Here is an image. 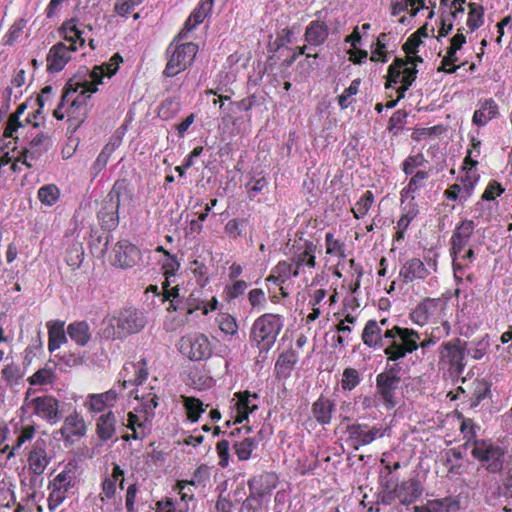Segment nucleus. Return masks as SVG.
I'll return each instance as SVG.
<instances>
[{"mask_svg":"<svg viewBox=\"0 0 512 512\" xmlns=\"http://www.w3.org/2000/svg\"><path fill=\"white\" fill-rule=\"evenodd\" d=\"M103 323L105 324L103 337L115 340L142 331L146 325V318L143 312L127 308L105 319Z\"/></svg>","mask_w":512,"mask_h":512,"instance_id":"nucleus-1","label":"nucleus"},{"mask_svg":"<svg viewBox=\"0 0 512 512\" xmlns=\"http://www.w3.org/2000/svg\"><path fill=\"white\" fill-rule=\"evenodd\" d=\"M420 333L413 328L393 325L386 328L385 341L387 343V360H399L406 357L407 353L419 349Z\"/></svg>","mask_w":512,"mask_h":512,"instance_id":"nucleus-2","label":"nucleus"},{"mask_svg":"<svg viewBox=\"0 0 512 512\" xmlns=\"http://www.w3.org/2000/svg\"><path fill=\"white\" fill-rule=\"evenodd\" d=\"M387 359L385 369L376 375V390L383 405L387 409H393L397 406L401 395V366L398 362Z\"/></svg>","mask_w":512,"mask_h":512,"instance_id":"nucleus-3","label":"nucleus"},{"mask_svg":"<svg viewBox=\"0 0 512 512\" xmlns=\"http://www.w3.org/2000/svg\"><path fill=\"white\" fill-rule=\"evenodd\" d=\"M135 399L140 400L139 406L127 414L128 429H140L137 437H146L151 432L152 421L155 417V408L158 406V397L155 393L139 395V390L135 391Z\"/></svg>","mask_w":512,"mask_h":512,"instance_id":"nucleus-4","label":"nucleus"},{"mask_svg":"<svg viewBox=\"0 0 512 512\" xmlns=\"http://www.w3.org/2000/svg\"><path fill=\"white\" fill-rule=\"evenodd\" d=\"M283 328L282 317L278 314L266 313L258 317L251 328V340L260 351H268Z\"/></svg>","mask_w":512,"mask_h":512,"instance_id":"nucleus-5","label":"nucleus"},{"mask_svg":"<svg viewBox=\"0 0 512 512\" xmlns=\"http://www.w3.org/2000/svg\"><path fill=\"white\" fill-rule=\"evenodd\" d=\"M404 65L403 58L396 56L387 68L385 87L395 88L397 96L395 99L387 100L386 108H394L398 101L404 98L406 91L409 90L412 83L415 82L414 69H406Z\"/></svg>","mask_w":512,"mask_h":512,"instance_id":"nucleus-6","label":"nucleus"},{"mask_svg":"<svg viewBox=\"0 0 512 512\" xmlns=\"http://www.w3.org/2000/svg\"><path fill=\"white\" fill-rule=\"evenodd\" d=\"M423 486L417 478L402 481L394 484L392 481H386L383 484L382 502L392 503L396 498L402 505H411L417 498L421 497Z\"/></svg>","mask_w":512,"mask_h":512,"instance_id":"nucleus-7","label":"nucleus"},{"mask_svg":"<svg viewBox=\"0 0 512 512\" xmlns=\"http://www.w3.org/2000/svg\"><path fill=\"white\" fill-rule=\"evenodd\" d=\"M471 454L483 464L487 471L493 474L502 471L505 450L500 445L493 444L492 440L480 439L479 442H475Z\"/></svg>","mask_w":512,"mask_h":512,"instance_id":"nucleus-8","label":"nucleus"},{"mask_svg":"<svg viewBox=\"0 0 512 512\" xmlns=\"http://www.w3.org/2000/svg\"><path fill=\"white\" fill-rule=\"evenodd\" d=\"M197 51V45L192 42L180 44L174 48L171 44L167 49L169 59L163 71L164 76L173 77L184 71L194 60Z\"/></svg>","mask_w":512,"mask_h":512,"instance_id":"nucleus-9","label":"nucleus"},{"mask_svg":"<svg viewBox=\"0 0 512 512\" xmlns=\"http://www.w3.org/2000/svg\"><path fill=\"white\" fill-rule=\"evenodd\" d=\"M33 410V414L50 425L63 419L61 403L52 395L37 396L26 403Z\"/></svg>","mask_w":512,"mask_h":512,"instance_id":"nucleus-10","label":"nucleus"},{"mask_svg":"<svg viewBox=\"0 0 512 512\" xmlns=\"http://www.w3.org/2000/svg\"><path fill=\"white\" fill-rule=\"evenodd\" d=\"M467 349V341H463L461 338L444 341L439 348L440 360H445L452 370L462 373L466 365L465 353Z\"/></svg>","mask_w":512,"mask_h":512,"instance_id":"nucleus-11","label":"nucleus"},{"mask_svg":"<svg viewBox=\"0 0 512 512\" xmlns=\"http://www.w3.org/2000/svg\"><path fill=\"white\" fill-rule=\"evenodd\" d=\"M83 88L81 93L78 94L71 102L67 110L68 120L78 127L84 122L88 114V100L91 95L97 91V87L89 84L88 80L81 81Z\"/></svg>","mask_w":512,"mask_h":512,"instance_id":"nucleus-12","label":"nucleus"},{"mask_svg":"<svg viewBox=\"0 0 512 512\" xmlns=\"http://www.w3.org/2000/svg\"><path fill=\"white\" fill-rule=\"evenodd\" d=\"M179 346L180 351L194 361L208 358L212 353L210 341L204 334L195 333L182 337Z\"/></svg>","mask_w":512,"mask_h":512,"instance_id":"nucleus-13","label":"nucleus"},{"mask_svg":"<svg viewBox=\"0 0 512 512\" xmlns=\"http://www.w3.org/2000/svg\"><path fill=\"white\" fill-rule=\"evenodd\" d=\"M475 229L476 224L472 219H463L456 224L452 231V236L450 237V255L452 264L455 262L460 252L464 251L466 246L469 245Z\"/></svg>","mask_w":512,"mask_h":512,"instance_id":"nucleus-14","label":"nucleus"},{"mask_svg":"<svg viewBox=\"0 0 512 512\" xmlns=\"http://www.w3.org/2000/svg\"><path fill=\"white\" fill-rule=\"evenodd\" d=\"M110 260L120 268H131L141 261L140 250L127 240H121L114 246Z\"/></svg>","mask_w":512,"mask_h":512,"instance_id":"nucleus-15","label":"nucleus"},{"mask_svg":"<svg viewBox=\"0 0 512 512\" xmlns=\"http://www.w3.org/2000/svg\"><path fill=\"white\" fill-rule=\"evenodd\" d=\"M120 206V196L109 194L103 201L102 207L97 216L100 221L101 227L111 231L114 230L119 224L118 210Z\"/></svg>","mask_w":512,"mask_h":512,"instance_id":"nucleus-16","label":"nucleus"},{"mask_svg":"<svg viewBox=\"0 0 512 512\" xmlns=\"http://www.w3.org/2000/svg\"><path fill=\"white\" fill-rule=\"evenodd\" d=\"M87 428L83 417L76 411L66 416L63 425L58 430L64 441L74 442L86 434Z\"/></svg>","mask_w":512,"mask_h":512,"instance_id":"nucleus-17","label":"nucleus"},{"mask_svg":"<svg viewBox=\"0 0 512 512\" xmlns=\"http://www.w3.org/2000/svg\"><path fill=\"white\" fill-rule=\"evenodd\" d=\"M498 116H500V106L497 100L488 97V99L478 101V106L472 116V122L475 126H486L489 121L498 118Z\"/></svg>","mask_w":512,"mask_h":512,"instance_id":"nucleus-18","label":"nucleus"},{"mask_svg":"<svg viewBox=\"0 0 512 512\" xmlns=\"http://www.w3.org/2000/svg\"><path fill=\"white\" fill-rule=\"evenodd\" d=\"M73 52L70 46L65 45L63 42H59L53 45L47 54V71L50 73H56L63 70L65 65L70 61Z\"/></svg>","mask_w":512,"mask_h":512,"instance_id":"nucleus-19","label":"nucleus"},{"mask_svg":"<svg viewBox=\"0 0 512 512\" xmlns=\"http://www.w3.org/2000/svg\"><path fill=\"white\" fill-rule=\"evenodd\" d=\"M429 274L430 270L420 258H410V260L405 261L399 270V276L405 284L414 282V280H425Z\"/></svg>","mask_w":512,"mask_h":512,"instance_id":"nucleus-20","label":"nucleus"},{"mask_svg":"<svg viewBox=\"0 0 512 512\" xmlns=\"http://www.w3.org/2000/svg\"><path fill=\"white\" fill-rule=\"evenodd\" d=\"M50 457L46 452V443L42 439H38L28 457L29 469L35 475H41L48 464L50 463Z\"/></svg>","mask_w":512,"mask_h":512,"instance_id":"nucleus-21","label":"nucleus"},{"mask_svg":"<svg viewBox=\"0 0 512 512\" xmlns=\"http://www.w3.org/2000/svg\"><path fill=\"white\" fill-rule=\"evenodd\" d=\"M386 330H383L377 320H368L365 325L362 339L369 347H380L387 355V343L385 341Z\"/></svg>","mask_w":512,"mask_h":512,"instance_id":"nucleus-22","label":"nucleus"},{"mask_svg":"<svg viewBox=\"0 0 512 512\" xmlns=\"http://www.w3.org/2000/svg\"><path fill=\"white\" fill-rule=\"evenodd\" d=\"M277 484V475L272 472H267L249 479L248 488L249 490H254L256 494L267 498L273 489L276 488Z\"/></svg>","mask_w":512,"mask_h":512,"instance_id":"nucleus-23","label":"nucleus"},{"mask_svg":"<svg viewBox=\"0 0 512 512\" xmlns=\"http://www.w3.org/2000/svg\"><path fill=\"white\" fill-rule=\"evenodd\" d=\"M476 258V252L471 245H467L463 252H460L455 262L452 264V270L456 280H462L463 277L471 279V276L467 274L468 269L472 266Z\"/></svg>","mask_w":512,"mask_h":512,"instance_id":"nucleus-24","label":"nucleus"},{"mask_svg":"<svg viewBox=\"0 0 512 512\" xmlns=\"http://www.w3.org/2000/svg\"><path fill=\"white\" fill-rule=\"evenodd\" d=\"M238 400L235 404L236 415L235 422L241 423L247 419L248 415L258 409L255 400L258 398L257 394H250L249 392L236 394Z\"/></svg>","mask_w":512,"mask_h":512,"instance_id":"nucleus-25","label":"nucleus"},{"mask_svg":"<svg viewBox=\"0 0 512 512\" xmlns=\"http://www.w3.org/2000/svg\"><path fill=\"white\" fill-rule=\"evenodd\" d=\"M122 61V57L118 53H116L111 57L109 63L103 66H95L93 70L89 73V84L97 87L98 84L102 83V78L104 75L111 77L114 74H116L119 64Z\"/></svg>","mask_w":512,"mask_h":512,"instance_id":"nucleus-26","label":"nucleus"},{"mask_svg":"<svg viewBox=\"0 0 512 512\" xmlns=\"http://www.w3.org/2000/svg\"><path fill=\"white\" fill-rule=\"evenodd\" d=\"M47 328H48V349L51 353H53L55 350L59 349L60 346L67 342V330L65 331L64 321H49L47 322Z\"/></svg>","mask_w":512,"mask_h":512,"instance_id":"nucleus-27","label":"nucleus"},{"mask_svg":"<svg viewBox=\"0 0 512 512\" xmlns=\"http://www.w3.org/2000/svg\"><path fill=\"white\" fill-rule=\"evenodd\" d=\"M429 176L430 174L427 172V170H417L410 178L406 187L402 188L400 191L401 202L406 201V199H409V197L411 201H415V192L419 191V189L425 186Z\"/></svg>","mask_w":512,"mask_h":512,"instance_id":"nucleus-28","label":"nucleus"},{"mask_svg":"<svg viewBox=\"0 0 512 512\" xmlns=\"http://www.w3.org/2000/svg\"><path fill=\"white\" fill-rule=\"evenodd\" d=\"M67 334L78 346L84 347L91 340L90 325L86 321H75L68 325Z\"/></svg>","mask_w":512,"mask_h":512,"instance_id":"nucleus-29","label":"nucleus"},{"mask_svg":"<svg viewBox=\"0 0 512 512\" xmlns=\"http://www.w3.org/2000/svg\"><path fill=\"white\" fill-rule=\"evenodd\" d=\"M117 418L112 411L102 414L96 423V433L102 441L111 439L116 433Z\"/></svg>","mask_w":512,"mask_h":512,"instance_id":"nucleus-30","label":"nucleus"},{"mask_svg":"<svg viewBox=\"0 0 512 512\" xmlns=\"http://www.w3.org/2000/svg\"><path fill=\"white\" fill-rule=\"evenodd\" d=\"M213 8V0H201L199 5L192 11L184 24L185 32L192 31L197 25L201 24L210 14Z\"/></svg>","mask_w":512,"mask_h":512,"instance_id":"nucleus-31","label":"nucleus"},{"mask_svg":"<svg viewBox=\"0 0 512 512\" xmlns=\"http://www.w3.org/2000/svg\"><path fill=\"white\" fill-rule=\"evenodd\" d=\"M61 31L64 39L70 42L72 51L78 50L77 43L80 47L85 44V39L82 37V31L77 27L75 19H70L69 21L64 22L61 27Z\"/></svg>","mask_w":512,"mask_h":512,"instance_id":"nucleus-32","label":"nucleus"},{"mask_svg":"<svg viewBox=\"0 0 512 512\" xmlns=\"http://www.w3.org/2000/svg\"><path fill=\"white\" fill-rule=\"evenodd\" d=\"M328 33L327 25L319 21H312L306 28L305 40L312 46H318L324 43Z\"/></svg>","mask_w":512,"mask_h":512,"instance_id":"nucleus-33","label":"nucleus"},{"mask_svg":"<svg viewBox=\"0 0 512 512\" xmlns=\"http://www.w3.org/2000/svg\"><path fill=\"white\" fill-rule=\"evenodd\" d=\"M47 137L40 133L32 138L29 144V148H26L18 161L22 162V164L26 165L28 168H31L32 165L27 161V158H37L44 150H46L45 142Z\"/></svg>","mask_w":512,"mask_h":512,"instance_id":"nucleus-34","label":"nucleus"},{"mask_svg":"<svg viewBox=\"0 0 512 512\" xmlns=\"http://www.w3.org/2000/svg\"><path fill=\"white\" fill-rule=\"evenodd\" d=\"M334 404L327 398L320 397L312 406V415L322 425L331 421Z\"/></svg>","mask_w":512,"mask_h":512,"instance_id":"nucleus-35","label":"nucleus"},{"mask_svg":"<svg viewBox=\"0 0 512 512\" xmlns=\"http://www.w3.org/2000/svg\"><path fill=\"white\" fill-rule=\"evenodd\" d=\"M444 465L452 476L461 474L463 472V452L461 449L454 447L453 449L446 450Z\"/></svg>","mask_w":512,"mask_h":512,"instance_id":"nucleus-36","label":"nucleus"},{"mask_svg":"<svg viewBox=\"0 0 512 512\" xmlns=\"http://www.w3.org/2000/svg\"><path fill=\"white\" fill-rule=\"evenodd\" d=\"M210 475V468L207 465L202 464L194 471L191 480L179 481L178 487L181 492L185 489L186 485L205 487L210 480Z\"/></svg>","mask_w":512,"mask_h":512,"instance_id":"nucleus-37","label":"nucleus"},{"mask_svg":"<svg viewBox=\"0 0 512 512\" xmlns=\"http://www.w3.org/2000/svg\"><path fill=\"white\" fill-rule=\"evenodd\" d=\"M297 361L298 356L294 351L290 350L282 353L275 364V371L277 375L283 377L288 376Z\"/></svg>","mask_w":512,"mask_h":512,"instance_id":"nucleus-38","label":"nucleus"},{"mask_svg":"<svg viewBox=\"0 0 512 512\" xmlns=\"http://www.w3.org/2000/svg\"><path fill=\"white\" fill-rule=\"evenodd\" d=\"M460 417L462 419L460 424V432L466 440L464 446L468 448V446L472 445V448H474L476 441L480 440L477 439V430H479L480 427L477 426L474 419L463 418V416Z\"/></svg>","mask_w":512,"mask_h":512,"instance_id":"nucleus-39","label":"nucleus"},{"mask_svg":"<svg viewBox=\"0 0 512 512\" xmlns=\"http://www.w3.org/2000/svg\"><path fill=\"white\" fill-rule=\"evenodd\" d=\"M468 9L467 26L470 31L477 30L484 25L485 8L479 3H469Z\"/></svg>","mask_w":512,"mask_h":512,"instance_id":"nucleus-40","label":"nucleus"},{"mask_svg":"<svg viewBox=\"0 0 512 512\" xmlns=\"http://www.w3.org/2000/svg\"><path fill=\"white\" fill-rule=\"evenodd\" d=\"M419 214V204L416 201L408 199V203L402 207V215L397 221L396 228H404L406 231L409 228L411 221Z\"/></svg>","mask_w":512,"mask_h":512,"instance_id":"nucleus-41","label":"nucleus"},{"mask_svg":"<svg viewBox=\"0 0 512 512\" xmlns=\"http://www.w3.org/2000/svg\"><path fill=\"white\" fill-rule=\"evenodd\" d=\"M249 491V495L242 502L241 510L246 512H262L267 506V498L256 494L254 490Z\"/></svg>","mask_w":512,"mask_h":512,"instance_id":"nucleus-42","label":"nucleus"},{"mask_svg":"<svg viewBox=\"0 0 512 512\" xmlns=\"http://www.w3.org/2000/svg\"><path fill=\"white\" fill-rule=\"evenodd\" d=\"M315 249L316 246L312 242H306L305 250L293 257L292 261L295 263V267L298 271L303 265H306L310 268L315 267Z\"/></svg>","mask_w":512,"mask_h":512,"instance_id":"nucleus-43","label":"nucleus"},{"mask_svg":"<svg viewBox=\"0 0 512 512\" xmlns=\"http://www.w3.org/2000/svg\"><path fill=\"white\" fill-rule=\"evenodd\" d=\"M478 163V160L474 159V151H471V148L468 149L467 155L463 159V169L466 170V175L464 178H462V182L465 188L467 189L468 194L470 190L473 189L474 184L477 181V178H474L472 180L471 170H473V168H476Z\"/></svg>","mask_w":512,"mask_h":512,"instance_id":"nucleus-44","label":"nucleus"},{"mask_svg":"<svg viewBox=\"0 0 512 512\" xmlns=\"http://www.w3.org/2000/svg\"><path fill=\"white\" fill-rule=\"evenodd\" d=\"M257 447V441L254 438H245L236 441L233 444L234 452L240 461H246L251 457L252 451Z\"/></svg>","mask_w":512,"mask_h":512,"instance_id":"nucleus-45","label":"nucleus"},{"mask_svg":"<svg viewBox=\"0 0 512 512\" xmlns=\"http://www.w3.org/2000/svg\"><path fill=\"white\" fill-rule=\"evenodd\" d=\"M276 276H270L268 280H273L275 283L281 282L283 283L287 279L291 277H297L299 275V271L297 268H293V264L288 262H279L275 267Z\"/></svg>","mask_w":512,"mask_h":512,"instance_id":"nucleus-46","label":"nucleus"},{"mask_svg":"<svg viewBox=\"0 0 512 512\" xmlns=\"http://www.w3.org/2000/svg\"><path fill=\"white\" fill-rule=\"evenodd\" d=\"M60 197V189L55 184H47L39 188L38 198L43 205L53 206Z\"/></svg>","mask_w":512,"mask_h":512,"instance_id":"nucleus-47","label":"nucleus"},{"mask_svg":"<svg viewBox=\"0 0 512 512\" xmlns=\"http://www.w3.org/2000/svg\"><path fill=\"white\" fill-rule=\"evenodd\" d=\"M374 201L375 198L373 191H363L362 195L359 197L354 207V217H356V219H359V217H363V215H366L368 210L371 209Z\"/></svg>","mask_w":512,"mask_h":512,"instance_id":"nucleus-48","label":"nucleus"},{"mask_svg":"<svg viewBox=\"0 0 512 512\" xmlns=\"http://www.w3.org/2000/svg\"><path fill=\"white\" fill-rule=\"evenodd\" d=\"M84 257V249L81 243H72L67 252L65 261L73 269L79 268Z\"/></svg>","mask_w":512,"mask_h":512,"instance_id":"nucleus-49","label":"nucleus"},{"mask_svg":"<svg viewBox=\"0 0 512 512\" xmlns=\"http://www.w3.org/2000/svg\"><path fill=\"white\" fill-rule=\"evenodd\" d=\"M451 327L452 326L450 322H447V320H445V322H442L440 326H436L432 330V333L429 338L419 343V347H421L422 349H427L429 345L435 344L436 338L441 339V337L449 336V334H451Z\"/></svg>","mask_w":512,"mask_h":512,"instance_id":"nucleus-50","label":"nucleus"},{"mask_svg":"<svg viewBox=\"0 0 512 512\" xmlns=\"http://www.w3.org/2000/svg\"><path fill=\"white\" fill-rule=\"evenodd\" d=\"M202 294L203 292L201 289H195L187 298H185V300L182 301L184 310L187 314H192L196 310H203L204 300L202 298Z\"/></svg>","mask_w":512,"mask_h":512,"instance_id":"nucleus-51","label":"nucleus"},{"mask_svg":"<svg viewBox=\"0 0 512 512\" xmlns=\"http://www.w3.org/2000/svg\"><path fill=\"white\" fill-rule=\"evenodd\" d=\"M184 406L187 411L188 419L196 422L204 412L203 403L194 397H183Z\"/></svg>","mask_w":512,"mask_h":512,"instance_id":"nucleus-52","label":"nucleus"},{"mask_svg":"<svg viewBox=\"0 0 512 512\" xmlns=\"http://www.w3.org/2000/svg\"><path fill=\"white\" fill-rule=\"evenodd\" d=\"M421 43L422 40L419 38L417 30L406 39L405 43H403L402 49L406 54L404 60L407 61V65H409L410 61L414 59V54L418 53Z\"/></svg>","mask_w":512,"mask_h":512,"instance_id":"nucleus-53","label":"nucleus"},{"mask_svg":"<svg viewBox=\"0 0 512 512\" xmlns=\"http://www.w3.org/2000/svg\"><path fill=\"white\" fill-rule=\"evenodd\" d=\"M490 346V336L484 335L480 338V340L472 341L471 347L468 348V353L471 357L479 360V358L484 357L485 353L488 352Z\"/></svg>","mask_w":512,"mask_h":512,"instance_id":"nucleus-54","label":"nucleus"},{"mask_svg":"<svg viewBox=\"0 0 512 512\" xmlns=\"http://www.w3.org/2000/svg\"><path fill=\"white\" fill-rule=\"evenodd\" d=\"M489 392L490 389L487 384H484V382H478L474 387V391L466 401V404L470 409H474V407L479 406L480 402L488 396Z\"/></svg>","mask_w":512,"mask_h":512,"instance_id":"nucleus-55","label":"nucleus"},{"mask_svg":"<svg viewBox=\"0 0 512 512\" xmlns=\"http://www.w3.org/2000/svg\"><path fill=\"white\" fill-rule=\"evenodd\" d=\"M423 163H425V156H423L422 152H418L417 154H410L402 162L403 172L405 175L413 176L416 168L422 166Z\"/></svg>","mask_w":512,"mask_h":512,"instance_id":"nucleus-56","label":"nucleus"},{"mask_svg":"<svg viewBox=\"0 0 512 512\" xmlns=\"http://www.w3.org/2000/svg\"><path fill=\"white\" fill-rule=\"evenodd\" d=\"M388 35L385 32L379 34L376 41V48L371 52L370 59L371 61H388V53H387V45L385 43Z\"/></svg>","mask_w":512,"mask_h":512,"instance_id":"nucleus-57","label":"nucleus"},{"mask_svg":"<svg viewBox=\"0 0 512 512\" xmlns=\"http://www.w3.org/2000/svg\"><path fill=\"white\" fill-rule=\"evenodd\" d=\"M74 484L73 474L70 471H62L54 478L51 485L53 488L67 493Z\"/></svg>","mask_w":512,"mask_h":512,"instance_id":"nucleus-58","label":"nucleus"},{"mask_svg":"<svg viewBox=\"0 0 512 512\" xmlns=\"http://www.w3.org/2000/svg\"><path fill=\"white\" fill-rule=\"evenodd\" d=\"M219 328L222 332L228 335H236L238 332V325L236 319L226 313H222L217 317Z\"/></svg>","mask_w":512,"mask_h":512,"instance_id":"nucleus-59","label":"nucleus"},{"mask_svg":"<svg viewBox=\"0 0 512 512\" xmlns=\"http://www.w3.org/2000/svg\"><path fill=\"white\" fill-rule=\"evenodd\" d=\"M326 252L339 258H345V244L335 239L332 233H327Z\"/></svg>","mask_w":512,"mask_h":512,"instance_id":"nucleus-60","label":"nucleus"},{"mask_svg":"<svg viewBox=\"0 0 512 512\" xmlns=\"http://www.w3.org/2000/svg\"><path fill=\"white\" fill-rule=\"evenodd\" d=\"M380 431L377 427H362L355 426L354 424V438L357 437L360 443L366 445V443H371V441L375 440L377 435H379Z\"/></svg>","mask_w":512,"mask_h":512,"instance_id":"nucleus-61","label":"nucleus"},{"mask_svg":"<svg viewBox=\"0 0 512 512\" xmlns=\"http://www.w3.org/2000/svg\"><path fill=\"white\" fill-rule=\"evenodd\" d=\"M351 329L345 325L344 322H340L337 326V333L332 336V341L335 347L343 348L350 341Z\"/></svg>","mask_w":512,"mask_h":512,"instance_id":"nucleus-62","label":"nucleus"},{"mask_svg":"<svg viewBox=\"0 0 512 512\" xmlns=\"http://www.w3.org/2000/svg\"><path fill=\"white\" fill-rule=\"evenodd\" d=\"M55 378L54 372L50 368H42L39 369L37 372H35L30 377V383L32 385H44V384H50L53 382Z\"/></svg>","mask_w":512,"mask_h":512,"instance_id":"nucleus-63","label":"nucleus"},{"mask_svg":"<svg viewBox=\"0 0 512 512\" xmlns=\"http://www.w3.org/2000/svg\"><path fill=\"white\" fill-rule=\"evenodd\" d=\"M499 491L504 497L512 498V466H508L501 475Z\"/></svg>","mask_w":512,"mask_h":512,"instance_id":"nucleus-64","label":"nucleus"}]
</instances>
